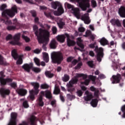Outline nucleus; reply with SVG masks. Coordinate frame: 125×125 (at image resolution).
Returning <instances> with one entry per match:
<instances>
[{"label":"nucleus","instance_id":"obj_43","mask_svg":"<svg viewBox=\"0 0 125 125\" xmlns=\"http://www.w3.org/2000/svg\"><path fill=\"white\" fill-rule=\"evenodd\" d=\"M83 65V62H81L77 64V65L75 67V70H80L82 66Z\"/></svg>","mask_w":125,"mask_h":125},{"label":"nucleus","instance_id":"obj_64","mask_svg":"<svg viewBox=\"0 0 125 125\" xmlns=\"http://www.w3.org/2000/svg\"><path fill=\"white\" fill-rule=\"evenodd\" d=\"M12 39V35L11 34L8 35L6 37V41H9V40H11Z\"/></svg>","mask_w":125,"mask_h":125},{"label":"nucleus","instance_id":"obj_41","mask_svg":"<svg viewBox=\"0 0 125 125\" xmlns=\"http://www.w3.org/2000/svg\"><path fill=\"white\" fill-rule=\"evenodd\" d=\"M121 111L123 113V114L121 115V117L122 119H125V104L122 107Z\"/></svg>","mask_w":125,"mask_h":125},{"label":"nucleus","instance_id":"obj_31","mask_svg":"<svg viewBox=\"0 0 125 125\" xmlns=\"http://www.w3.org/2000/svg\"><path fill=\"white\" fill-rule=\"evenodd\" d=\"M66 86L67 87V91L68 92H70L72 93L73 91H75V88H74V85H72L71 84L68 83L66 84Z\"/></svg>","mask_w":125,"mask_h":125},{"label":"nucleus","instance_id":"obj_29","mask_svg":"<svg viewBox=\"0 0 125 125\" xmlns=\"http://www.w3.org/2000/svg\"><path fill=\"white\" fill-rule=\"evenodd\" d=\"M65 39H66V37L64 35H58L57 37V40L58 42H65Z\"/></svg>","mask_w":125,"mask_h":125},{"label":"nucleus","instance_id":"obj_22","mask_svg":"<svg viewBox=\"0 0 125 125\" xmlns=\"http://www.w3.org/2000/svg\"><path fill=\"white\" fill-rule=\"evenodd\" d=\"M110 23L113 26H117V27H122V24H121V22H120V21L119 20H116L115 19H113L110 21Z\"/></svg>","mask_w":125,"mask_h":125},{"label":"nucleus","instance_id":"obj_12","mask_svg":"<svg viewBox=\"0 0 125 125\" xmlns=\"http://www.w3.org/2000/svg\"><path fill=\"white\" fill-rule=\"evenodd\" d=\"M21 36V33H18L16 34L14 36V41H11L10 42V44H13V45H16V44H17V45H20V44H21V43L19 42V41H20Z\"/></svg>","mask_w":125,"mask_h":125},{"label":"nucleus","instance_id":"obj_28","mask_svg":"<svg viewBox=\"0 0 125 125\" xmlns=\"http://www.w3.org/2000/svg\"><path fill=\"white\" fill-rule=\"evenodd\" d=\"M72 10L75 17H77L78 19L80 18V9L78 8H74V9H72Z\"/></svg>","mask_w":125,"mask_h":125},{"label":"nucleus","instance_id":"obj_30","mask_svg":"<svg viewBox=\"0 0 125 125\" xmlns=\"http://www.w3.org/2000/svg\"><path fill=\"white\" fill-rule=\"evenodd\" d=\"M100 42L101 45H103V46L109 44V42L105 38H102L100 41Z\"/></svg>","mask_w":125,"mask_h":125},{"label":"nucleus","instance_id":"obj_45","mask_svg":"<svg viewBox=\"0 0 125 125\" xmlns=\"http://www.w3.org/2000/svg\"><path fill=\"white\" fill-rule=\"evenodd\" d=\"M22 106L24 108H29L28 101H24L22 103Z\"/></svg>","mask_w":125,"mask_h":125},{"label":"nucleus","instance_id":"obj_14","mask_svg":"<svg viewBox=\"0 0 125 125\" xmlns=\"http://www.w3.org/2000/svg\"><path fill=\"white\" fill-rule=\"evenodd\" d=\"M41 94L43 95V96H45L47 99H49V100H51L52 99V94L51 92L48 90H47L45 91H41Z\"/></svg>","mask_w":125,"mask_h":125},{"label":"nucleus","instance_id":"obj_9","mask_svg":"<svg viewBox=\"0 0 125 125\" xmlns=\"http://www.w3.org/2000/svg\"><path fill=\"white\" fill-rule=\"evenodd\" d=\"M77 2L79 4V7L83 11H85L87 8L90 7L89 0H77Z\"/></svg>","mask_w":125,"mask_h":125},{"label":"nucleus","instance_id":"obj_10","mask_svg":"<svg viewBox=\"0 0 125 125\" xmlns=\"http://www.w3.org/2000/svg\"><path fill=\"white\" fill-rule=\"evenodd\" d=\"M82 77L83 78V80H85V79L87 78V75L84 74L83 73H77L76 77L74 79H72L71 81H70L68 83L71 84L72 85H73V84H77V83H78V82H79V79H78V78Z\"/></svg>","mask_w":125,"mask_h":125},{"label":"nucleus","instance_id":"obj_7","mask_svg":"<svg viewBox=\"0 0 125 125\" xmlns=\"http://www.w3.org/2000/svg\"><path fill=\"white\" fill-rule=\"evenodd\" d=\"M22 68L24 69V71H26V72H27L28 73L31 72V69H32V70L33 71V72L37 73H41V71H42V69L40 68L33 67L32 63L29 64L25 63L22 66Z\"/></svg>","mask_w":125,"mask_h":125},{"label":"nucleus","instance_id":"obj_26","mask_svg":"<svg viewBox=\"0 0 125 125\" xmlns=\"http://www.w3.org/2000/svg\"><path fill=\"white\" fill-rule=\"evenodd\" d=\"M50 47L51 49H55L57 47V42L55 39L52 40L50 43Z\"/></svg>","mask_w":125,"mask_h":125},{"label":"nucleus","instance_id":"obj_62","mask_svg":"<svg viewBox=\"0 0 125 125\" xmlns=\"http://www.w3.org/2000/svg\"><path fill=\"white\" fill-rule=\"evenodd\" d=\"M41 52V50L39 49H36L33 51L34 53L36 54H40V53Z\"/></svg>","mask_w":125,"mask_h":125},{"label":"nucleus","instance_id":"obj_35","mask_svg":"<svg viewBox=\"0 0 125 125\" xmlns=\"http://www.w3.org/2000/svg\"><path fill=\"white\" fill-rule=\"evenodd\" d=\"M45 76L47 78H49V79H51V78H53L54 77V74L53 73H51V72L49 71H46L44 73Z\"/></svg>","mask_w":125,"mask_h":125},{"label":"nucleus","instance_id":"obj_1","mask_svg":"<svg viewBox=\"0 0 125 125\" xmlns=\"http://www.w3.org/2000/svg\"><path fill=\"white\" fill-rule=\"evenodd\" d=\"M33 31L39 43H43L42 48L45 51H46V44L49 42V36L50 35L49 31L46 29L40 28L37 25L33 26Z\"/></svg>","mask_w":125,"mask_h":125},{"label":"nucleus","instance_id":"obj_54","mask_svg":"<svg viewBox=\"0 0 125 125\" xmlns=\"http://www.w3.org/2000/svg\"><path fill=\"white\" fill-rule=\"evenodd\" d=\"M52 31L53 32V35H55V34L57 33V28L55 26H53L52 29Z\"/></svg>","mask_w":125,"mask_h":125},{"label":"nucleus","instance_id":"obj_11","mask_svg":"<svg viewBox=\"0 0 125 125\" xmlns=\"http://www.w3.org/2000/svg\"><path fill=\"white\" fill-rule=\"evenodd\" d=\"M121 80H122V75L120 74H117L116 75H114L112 76V78H110V80L113 84L120 83Z\"/></svg>","mask_w":125,"mask_h":125},{"label":"nucleus","instance_id":"obj_57","mask_svg":"<svg viewBox=\"0 0 125 125\" xmlns=\"http://www.w3.org/2000/svg\"><path fill=\"white\" fill-rule=\"evenodd\" d=\"M89 78L92 81V82H95V80H96V76H94L93 75H89Z\"/></svg>","mask_w":125,"mask_h":125},{"label":"nucleus","instance_id":"obj_40","mask_svg":"<svg viewBox=\"0 0 125 125\" xmlns=\"http://www.w3.org/2000/svg\"><path fill=\"white\" fill-rule=\"evenodd\" d=\"M66 97H67V99H69V100H70V101H72V100H73V99H75V98H76V97L74 95H71L70 94H67L66 95Z\"/></svg>","mask_w":125,"mask_h":125},{"label":"nucleus","instance_id":"obj_5","mask_svg":"<svg viewBox=\"0 0 125 125\" xmlns=\"http://www.w3.org/2000/svg\"><path fill=\"white\" fill-rule=\"evenodd\" d=\"M30 84L33 86L34 89L29 91L30 99L33 101L35 100V95H38L40 92V90L39 89L40 88V83L37 82H32L30 83Z\"/></svg>","mask_w":125,"mask_h":125},{"label":"nucleus","instance_id":"obj_42","mask_svg":"<svg viewBox=\"0 0 125 125\" xmlns=\"http://www.w3.org/2000/svg\"><path fill=\"white\" fill-rule=\"evenodd\" d=\"M49 87V85L46 83L42 84L41 85V89H47Z\"/></svg>","mask_w":125,"mask_h":125},{"label":"nucleus","instance_id":"obj_3","mask_svg":"<svg viewBox=\"0 0 125 125\" xmlns=\"http://www.w3.org/2000/svg\"><path fill=\"white\" fill-rule=\"evenodd\" d=\"M96 42H94L93 43H91L89 45V47L90 48H95L94 51L97 53V60L99 62H101L102 61V58L104 55L103 53V48H99L98 46L96 45Z\"/></svg>","mask_w":125,"mask_h":125},{"label":"nucleus","instance_id":"obj_58","mask_svg":"<svg viewBox=\"0 0 125 125\" xmlns=\"http://www.w3.org/2000/svg\"><path fill=\"white\" fill-rule=\"evenodd\" d=\"M13 25H15V26H18L19 25V23L17 21V19H15L13 21Z\"/></svg>","mask_w":125,"mask_h":125},{"label":"nucleus","instance_id":"obj_27","mask_svg":"<svg viewBox=\"0 0 125 125\" xmlns=\"http://www.w3.org/2000/svg\"><path fill=\"white\" fill-rule=\"evenodd\" d=\"M57 24L60 29H63V27L65 26V22L63 21L62 19H60L57 22Z\"/></svg>","mask_w":125,"mask_h":125},{"label":"nucleus","instance_id":"obj_59","mask_svg":"<svg viewBox=\"0 0 125 125\" xmlns=\"http://www.w3.org/2000/svg\"><path fill=\"white\" fill-rule=\"evenodd\" d=\"M79 62V61L77 60L76 59H74L72 62L71 64L73 66H76L77 65V63Z\"/></svg>","mask_w":125,"mask_h":125},{"label":"nucleus","instance_id":"obj_38","mask_svg":"<svg viewBox=\"0 0 125 125\" xmlns=\"http://www.w3.org/2000/svg\"><path fill=\"white\" fill-rule=\"evenodd\" d=\"M44 15L48 18H50V19H54V17L53 16L51 15V13H46L44 12Z\"/></svg>","mask_w":125,"mask_h":125},{"label":"nucleus","instance_id":"obj_60","mask_svg":"<svg viewBox=\"0 0 125 125\" xmlns=\"http://www.w3.org/2000/svg\"><path fill=\"white\" fill-rule=\"evenodd\" d=\"M78 30L81 33H83V32H84V31H85V29L84 27H81L79 28Z\"/></svg>","mask_w":125,"mask_h":125},{"label":"nucleus","instance_id":"obj_48","mask_svg":"<svg viewBox=\"0 0 125 125\" xmlns=\"http://www.w3.org/2000/svg\"><path fill=\"white\" fill-rule=\"evenodd\" d=\"M91 5L93 8H95L97 6V3H96V1L95 0H91Z\"/></svg>","mask_w":125,"mask_h":125},{"label":"nucleus","instance_id":"obj_18","mask_svg":"<svg viewBox=\"0 0 125 125\" xmlns=\"http://www.w3.org/2000/svg\"><path fill=\"white\" fill-rule=\"evenodd\" d=\"M64 13V9H63V7L62 6V4H61L58 8V11H55L54 12V14L56 16H60V15H62Z\"/></svg>","mask_w":125,"mask_h":125},{"label":"nucleus","instance_id":"obj_24","mask_svg":"<svg viewBox=\"0 0 125 125\" xmlns=\"http://www.w3.org/2000/svg\"><path fill=\"white\" fill-rule=\"evenodd\" d=\"M27 32L26 31H23L21 35V38L24 40V41H25V42H29L31 39L27 36Z\"/></svg>","mask_w":125,"mask_h":125},{"label":"nucleus","instance_id":"obj_61","mask_svg":"<svg viewBox=\"0 0 125 125\" xmlns=\"http://www.w3.org/2000/svg\"><path fill=\"white\" fill-rule=\"evenodd\" d=\"M3 57L0 55V65H3Z\"/></svg>","mask_w":125,"mask_h":125},{"label":"nucleus","instance_id":"obj_52","mask_svg":"<svg viewBox=\"0 0 125 125\" xmlns=\"http://www.w3.org/2000/svg\"><path fill=\"white\" fill-rule=\"evenodd\" d=\"M7 29L8 31H11L12 30H15V29H16V27L13 25L8 26Z\"/></svg>","mask_w":125,"mask_h":125},{"label":"nucleus","instance_id":"obj_8","mask_svg":"<svg viewBox=\"0 0 125 125\" xmlns=\"http://www.w3.org/2000/svg\"><path fill=\"white\" fill-rule=\"evenodd\" d=\"M0 76H1L0 77V83L1 86H4V85H6L7 83H12V82H13V79L11 78L4 79L5 75H4V72L2 71L0 72Z\"/></svg>","mask_w":125,"mask_h":125},{"label":"nucleus","instance_id":"obj_23","mask_svg":"<svg viewBox=\"0 0 125 125\" xmlns=\"http://www.w3.org/2000/svg\"><path fill=\"white\" fill-rule=\"evenodd\" d=\"M61 4V3L58 1H52L51 2V7L54 9H57V7H59Z\"/></svg>","mask_w":125,"mask_h":125},{"label":"nucleus","instance_id":"obj_37","mask_svg":"<svg viewBox=\"0 0 125 125\" xmlns=\"http://www.w3.org/2000/svg\"><path fill=\"white\" fill-rule=\"evenodd\" d=\"M70 80V76L67 74H64V77L62 78L63 82L65 83L68 82Z\"/></svg>","mask_w":125,"mask_h":125},{"label":"nucleus","instance_id":"obj_56","mask_svg":"<svg viewBox=\"0 0 125 125\" xmlns=\"http://www.w3.org/2000/svg\"><path fill=\"white\" fill-rule=\"evenodd\" d=\"M91 35V31L88 30L86 31L84 37H85L86 38H87V37H90Z\"/></svg>","mask_w":125,"mask_h":125},{"label":"nucleus","instance_id":"obj_36","mask_svg":"<svg viewBox=\"0 0 125 125\" xmlns=\"http://www.w3.org/2000/svg\"><path fill=\"white\" fill-rule=\"evenodd\" d=\"M54 94H59L60 93V88H59V86H55V90L53 92Z\"/></svg>","mask_w":125,"mask_h":125},{"label":"nucleus","instance_id":"obj_63","mask_svg":"<svg viewBox=\"0 0 125 125\" xmlns=\"http://www.w3.org/2000/svg\"><path fill=\"white\" fill-rule=\"evenodd\" d=\"M74 59V57H69L67 58V62H72V60Z\"/></svg>","mask_w":125,"mask_h":125},{"label":"nucleus","instance_id":"obj_25","mask_svg":"<svg viewBox=\"0 0 125 125\" xmlns=\"http://www.w3.org/2000/svg\"><path fill=\"white\" fill-rule=\"evenodd\" d=\"M118 13L121 17H125V7L121 6L118 11Z\"/></svg>","mask_w":125,"mask_h":125},{"label":"nucleus","instance_id":"obj_6","mask_svg":"<svg viewBox=\"0 0 125 125\" xmlns=\"http://www.w3.org/2000/svg\"><path fill=\"white\" fill-rule=\"evenodd\" d=\"M11 55L14 58L15 60H17L16 62L17 65H21L23 64V57H24V55H18V53H17V50L16 49H14L12 50L11 51Z\"/></svg>","mask_w":125,"mask_h":125},{"label":"nucleus","instance_id":"obj_50","mask_svg":"<svg viewBox=\"0 0 125 125\" xmlns=\"http://www.w3.org/2000/svg\"><path fill=\"white\" fill-rule=\"evenodd\" d=\"M34 62L37 65V66H40L41 63H40V60L37 58H34Z\"/></svg>","mask_w":125,"mask_h":125},{"label":"nucleus","instance_id":"obj_15","mask_svg":"<svg viewBox=\"0 0 125 125\" xmlns=\"http://www.w3.org/2000/svg\"><path fill=\"white\" fill-rule=\"evenodd\" d=\"M38 118L34 115H31L30 118L27 119V122L30 125H37Z\"/></svg>","mask_w":125,"mask_h":125},{"label":"nucleus","instance_id":"obj_49","mask_svg":"<svg viewBox=\"0 0 125 125\" xmlns=\"http://www.w3.org/2000/svg\"><path fill=\"white\" fill-rule=\"evenodd\" d=\"M32 17H37V12L35 10H31L30 11Z\"/></svg>","mask_w":125,"mask_h":125},{"label":"nucleus","instance_id":"obj_19","mask_svg":"<svg viewBox=\"0 0 125 125\" xmlns=\"http://www.w3.org/2000/svg\"><path fill=\"white\" fill-rule=\"evenodd\" d=\"M86 96L84 97L85 101H90L93 98V95L92 93L89 92L88 91H86L85 92Z\"/></svg>","mask_w":125,"mask_h":125},{"label":"nucleus","instance_id":"obj_33","mask_svg":"<svg viewBox=\"0 0 125 125\" xmlns=\"http://www.w3.org/2000/svg\"><path fill=\"white\" fill-rule=\"evenodd\" d=\"M43 59L46 63H48L49 61V57L48 56V54H47V53H43Z\"/></svg>","mask_w":125,"mask_h":125},{"label":"nucleus","instance_id":"obj_16","mask_svg":"<svg viewBox=\"0 0 125 125\" xmlns=\"http://www.w3.org/2000/svg\"><path fill=\"white\" fill-rule=\"evenodd\" d=\"M16 119H17V114L13 112L11 114V122L8 125H16Z\"/></svg>","mask_w":125,"mask_h":125},{"label":"nucleus","instance_id":"obj_32","mask_svg":"<svg viewBox=\"0 0 125 125\" xmlns=\"http://www.w3.org/2000/svg\"><path fill=\"white\" fill-rule=\"evenodd\" d=\"M42 99H43V98L42 95H40L38 98V105L41 107H43V105H44V103H43Z\"/></svg>","mask_w":125,"mask_h":125},{"label":"nucleus","instance_id":"obj_55","mask_svg":"<svg viewBox=\"0 0 125 125\" xmlns=\"http://www.w3.org/2000/svg\"><path fill=\"white\" fill-rule=\"evenodd\" d=\"M77 45H78V46H79V47H81V48H82V49H83V48H84V46L83 45V43H82L81 42H77Z\"/></svg>","mask_w":125,"mask_h":125},{"label":"nucleus","instance_id":"obj_17","mask_svg":"<svg viewBox=\"0 0 125 125\" xmlns=\"http://www.w3.org/2000/svg\"><path fill=\"white\" fill-rule=\"evenodd\" d=\"M81 20L83 21H84V23L85 24H90V20H89V14L85 13L81 17Z\"/></svg>","mask_w":125,"mask_h":125},{"label":"nucleus","instance_id":"obj_46","mask_svg":"<svg viewBox=\"0 0 125 125\" xmlns=\"http://www.w3.org/2000/svg\"><path fill=\"white\" fill-rule=\"evenodd\" d=\"M87 64L89 67L91 68H93L94 64H93V61H89L87 62Z\"/></svg>","mask_w":125,"mask_h":125},{"label":"nucleus","instance_id":"obj_47","mask_svg":"<svg viewBox=\"0 0 125 125\" xmlns=\"http://www.w3.org/2000/svg\"><path fill=\"white\" fill-rule=\"evenodd\" d=\"M9 85H10L11 87H12V88H14V89H16V88L17 87V83L15 82H13L11 83Z\"/></svg>","mask_w":125,"mask_h":125},{"label":"nucleus","instance_id":"obj_39","mask_svg":"<svg viewBox=\"0 0 125 125\" xmlns=\"http://www.w3.org/2000/svg\"><path fill=\"white\" fill-rule=\"evenodd\" d=\"M44 15L48 18H50V19H54V17L53 16L51 15V13H46L44 12Z\"/></svg>","mask_w":125,"mask_h":125},{"label":"nucleus","instance_id":"obj_2","mask_svg":"<svg viewBox=\"0 0 125 125\" xmlns=\"http://www.w3.org/2000/svg\"><path fill=\"white\" fill-rule=\"evenodd\" d=\"M7 7V5L5 4H2L0 7V10L3 11L2 12L3 18L1 19V21H3V23H5L6 25H11L12 22L8 19V16L9 17H14L15 16V13H17V6L14 5L12 7L11 10H5Z\"/></svg>","mask_w":125,"mask_h":125},{"label":"nucleus","instance_id":"obj_20","mask_svg":"<svg viewBox=\"0 0 125 125\" xmlns=\"http://www.w3.org/2000/svg\"><path fill=\"white\" fill-rule=\"evenodd\" d=\"M65 37L67 38V42L68 46H73L76 44L75 41L70 39V35L68 34H65Z\"/></svg>","mask_w":125,"mask_h":125},{"label":"nucleus","instance_id":"obj_4","mask_svg":"<svg viewBox=\"0 0 125 125\" xmlns=\"http://www.w3.org/2000/svg\"><path fill=\"white\" fill-rule=\"evenodd\" d=\"M51 58L52 63L53 64H57L58 65H60V64L62 63V61L64 60L63 54L60 52L52 53Z\"/></svg>","mask_w":125,"mask_h":125},{"label":"nucleus","instance_id":"obj_44","mask_svg":"<svg viewBox=\"0 0 125 125\" xmlns=\"http://www.w3.org/2000/svg\"><path fill=\"white\" fill-rule=\"evenodd\" d=\"M84 82H83L81 83L82 84H85V85H88L89 84V83L90 82V80L89 79H84Z\"/></svg>","mask_w":125,"mask_h":125},{"label":"nucleus","instance_id":"obj_13","mask_svg":"<svg viewBox=\"0 0 125 125\" xmlns=\"http://www.w3.org/2000/svg\"><path fill=\"white\" fill-rule=\"evenodd\" d=\"M0 94L2 97L4 98L6 95H9V94H10V90L5 88L1 87L0 89Z\"/></svg>","mask_w":125,"mask_h":125},{"label":"nucleus","instance_id":"obj_51","mask_svg":"<svg viewBox=\"0 0 125 125\" xmlns=\"http://www.w3.org/2000/svg\"><path fill=\"white\" fill-rule=\"evenodd\" d=\"M76 93H77L78 96L81 97V96H83V91H82V90H78L77 91Z\"/></svg>","mask_w":125,"mask_h":125},{"label":"nucleus","instance_id":"obj_21","mask_svg":"<svg viewBox=\"0 0 125 125\" xmlns=\"http://www.w3.org/2000/svg\"><path fill=\"white\" fill-rule=\"evenodd\" d=\"M16 92L21 96H25L27 93V90L23 88L17 89Z\"/></svg>","mask_w":125,"mask_h":125},{"label":"nucleus","instance_id":"obj_34","mask_svg":"<svg viewBox=\"0 0 125 125\" xmlns=\"http://www.w3.org/2000/svg\"><path fill=\"white\" fill-rule=\"evenodd\" d=\"M98 104V100L97 99H94L92 100L91 102V105L92 107H97Z\"/></svg>","mask_w":125,"mask_h":125},{"label":"nucleus","instance_id":"obj_53","mask_svg":"<svg viewBox=\"0 0 125 125\" xmlns=\"http://www.w3.org/2000/svg\"><path fill=\"white\" fill-rule=\"evenodd\" d=\"M99 93V90L98 89H97L95 91H94V95L95 96V97L98 98L99 97V95H98Z\"/></svg>","mask_w":125,"mask_h":125}]
</instances>
